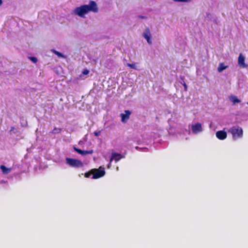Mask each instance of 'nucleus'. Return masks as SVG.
<instances>
[{
    "label": "nucleus",
    "mask_w": 248,
    "mask_h": 248,
    "mask_svg": "<svg viewBox=\"0 0 248 248\" xmlns=\"http://www.w3.org/2000/svg\"><path fill=\"white\" fill-rule=\"evenodd\" d=\"M62 131V128L55 127L52 131L53 134L60 133Z\"/></svg>",
    "instance_id": "15"
},
{
    "label": "nucleus",
    "mask_w": 248,
    "mask_h": 248,
    "mask_svg": "<svg viewBox=\"0 0 248 248\" xmlns=\"http://www.w3.org/2000/svg\"><path fill=\"white\" fill-rule=\"evenodd\" d=\"M91 174H93V173H92V170L90 172H86L84 174V176L86 178H89L90 177Z\"/></svg>",
    "instance_id": "19"
},
{
    "label": "nucleus",
    "mask_w": 248,
    "mask_h": 248,
    "mask_svg": "<svg viewBox=\"0 0 248 248\" xmlns=\"http://www.w3.org/2000/svg\"><path fill=\"white\" fill-rule=\"evenodd\" d=\"M91 11L94 13H97L98 11L97 4L93 0L90 1L89 4L88 5L84 4L76 8L74 13L80 17H84L86 14Z\"/></svg>",
    "instance_id": "1"
},
{
    "label": "nucleus",
    "mask_w": 248,
    "mask_h": 248,
    "mask_svg": "<svg viewBox=\"0 0 248 248\" xmlns=\"http://www.w3.org/2000/svg\"><path fill=\"white\" fill-rule=\"evenodd\" d=\"M89 73V71L88 69H84L82 71V74L84 75H86L88 74Z\"/></svg>",
    "instance_id": "22"
},
{
    "label": "nucleus",
    "mask_w": 248,
    "mask_h": 248,
    "mask_svg": "<svg viewBox=\"0 0 248 248\" xmlns=\"http://www.w3.org/2000/svg\"><path fill=\"white\" fill-rule=\"evenodd\" d=\"M228 67V66H225L223 62H221L219 64L217 70L219 72H221L224 70L226 69Z\"/></svg>",
    "instance_id": "12"
},
{
    "label": "nucleus",
    "mask_w": 248,
    "mask_h": 248,
    "mask_svg": "<svg viewBox=\"0 0 248 248\" xmlns=\"http://www.w3.org/2000/svg\"><path fill=\"white\" fill-rule=\"evenodd\" d=\"M29 59L34 63H36L37 62V59L35 57H30Z\"/></svg>",
    "instance_id": "18"
},
{
    "label": "nucleus",
    "mask_w": 248,
    "mask_h": 248,
    "mask_svg": "<svg viewBox=\"0 0 248 248\" xmlns=\"http://www.w3.org/2000/svg\"><path fill=\"white\" fill-rule=\"evenodd\" d=\"M234 140L241 138L243 135V129L238 125H235L232 127L229 130Z\"/></svg>",
    "instance_id": "2"
},
{
    "label": "nucleus",
    "mask_w": 248,
    "mask_h": 248,
    "mask_svg": "<svg viewBox=\"0 0 248 248\" xmlns=\"http://www.w3.org/2000/svg\"><path fill=\"white\" fill-rule=\"evenodd\" d=\"M124 114H121V117L122 119L121 121L123 123L126 122L129 119L130 115L131 113V111L129 110H125L124 111Z\"/></svg>",
    "instance_id": "8"
},
{
    "label": "nucleus",
    "mask_w": 248,
    "mask_h": 248,
    "mask_svg": "<svg viewBox=\"0 0 248 248\" xmlns=\"http://www.w3.org/2000/svg\"><path fill=\"white\" fill-rule=\"evenodd\" d=\"M227 133L223 130L218 131L216 132V137L220 140H224L227 138Z\"/></svg>",
    "instance_id": "10"
},
{
    "label": "nucleus",
    "mask_w": 248,
    "mask_h": 248,
    "mask_svg": "<svg viewBox=\"0 0 248 248\" xmlns=\"http://www.w3.org/2000/svg\"><path fill=\"white\" fill-rule=\"evenodd\" d=\"M247 104L248 105V102L247 103Z\"/></svg>",
    "instance_id": "27"
},
{
    "label": "nucleus",
    "mask_w": 248,
    "mask_h": 248,
    "mask_svg": "<svg viewBox=\"0 0 248 248\" xmlns=\"http://www.w3.org/2000/svg\"><path fill=\"white\" fill-rule=\"evenodd\" d=\"M92 173L93 175L92 179H96L103 177L105 174L104 169L100 167L99 169H94L92 170Z\"/></svg>",
    "instance_id": "4"
},
{
    "label": "nucleus",
    "mask_w": 248,
    "mask_h": 248,
    "mask_svg": "<svg viewBox=\"0 0 248 248\" xmlns=\"http://www.w3.org/2000/svg\"><path fill=\"white\" fill-rule=\"evenodd\" d=\"M182 84L184 86V90L185 91H187V86L186 84V83L183 81V83H182Z\"/></svg>",
    "instance_id": "21"
},
{
    "label": "nucleus",
    "mask_w": 248,
    "mask_h": 248,
    "mask_svg": "<svg viewBox=\"0 0 248 248\" xmlns=\"http://www.w3.org/2000/svg\"><path fill=\"white\" fill-rule=\"evenodd\" d=\"M124 157V156H123L121 154L113 152L111 154L110 162H112V160H114L115 162H117Z\"/></svg>",
    "instance_id": "7"
},
{
    "label": "nucleus",
    "mask_w": 248,
    "mask_h": 248,
    "mask_svg": "<svg viewBox=\"0 0 248 248\" xmlns=\"http://www.w3.org/2000/svg\"><path fill=\"white\" fill-rule=\"evenodd\" d=\"M143 36L147 40V42L149 45L152 44L151 34L149 28H147L145 29V31L143 33Z\"/></svg>",
    "instance_id": "5"
},
{
    "label": "nucleus",
    "mask_w": 248,
    "mask_h": 248,
    "mask_svg": "<svg viewBox=\"0 0 248 248\" xmlns=\"http://www.w3.org/2000/svg\"><path fill=\"white\" fill-rule=\"evenodd\" d=\"M100 133H101L100 131L94 132V134L95 136H98L100 134Z\"/></svg>",
    "instance_id": "23"
},
{
    "label": "nucleus",
    "mask_w": 248,
    "mask_h": 248,
    "mask_svg": "<svg viewBox=\"0 0 248 248\" xmlns=\"http://www.w3.org/2000/svg\"><path fill=\"white\" fill-rule=\"evenodd\" d=\"M111 162L110 161L109 163H108V164L107 166V168H108V169H109L111 167Z\"/></svg>",
    "instance_id": "24"
},
{
    "label": "nucleus",
    "mask_w": 248,
    "mask_h": 248,
    "mask_svg": "<svg viewBox=\"0 0 248 248\" xmlns=\"http://www.w3.org/2000/svg\"><path fill=\"white\" fill-rule=\"evenodd\" d=\"M0 168L1 170V171H2L3 173H4V174H8L11 170V168H7L4 165H1L0 167Z\"/></svg>",
    "instance_id": "11"
},
{
    "label": "nucleus",
    "mask_w": 248,
    "mask_h": 248,
    "mask_svg": "<svg viewBox=\"0 0 248 248\" xmlns=\"http://www.w3.org/2000/svg\"><path fill=\"white\" fill-rule=\"evenodd\" d=\"M245 57L242 55V53H240L238 57V63L240 66L243 68H246L248 67V65L245 63Z\"/></svg>",
    "instance_id": "9"
},
{
    "label": "nucleus",
    "mask_w": 248,
    "mask_h": 248,
    "mask_svg": "<svg viewBox=\"0 0 248 248\" xmlns=\"http://www.w3.org/2000/svg\"><path fill=\"white\" fill-rule=\"evenodd\" d=\"M74 151H75L76 152H77L78 154L82 155L83 153V150H81L80 149L77 148L76 147H74Z\"/></svg>",
    "instance_id": "16"
},
{
    "label": "nucleus",
    "mask_w": 248,
    "mask_h": 248,
    "mask_svg": "<svg viewBox=\"0 0 248 248\" xmlns=\"http://www.w3.org/2000/svg\"><path fill=\"white\" fill-rule=\"evenodd\" d=\"M66 161L67 164L72 167L80 168L83 166V163L81 161L78 159L66 158Z\"/></svg>",
    "instance_id": "3"
},
{
    "label": "nucleus",
    "mask_w": 248,
    "mask_h": 248,
    "mask_svg": "<svg viewBox=\"0 0 248 248\" xmlns=\"http://www.w3.org/2000/svg\"><path fill=\"white\" fill-rule=\"evenodd\" d=\"M230 100L232 102L233 104L239 103L241 102L240 100L238 99L235 96H232L230 97Z\"/></svg>",
    "instance_id": "13"
},
{
    "label": "nucleus",
    "mask_w": 248,
    "mask_h": 248,
    "mask_svg": "<svg viewBox=\"0 0 248 248\" xmlns=\"http://www.w3.org/2000/svg\"><path fill=\"white\" fill-rule=\"evenodd\" d=\"M192 131L194 134H197L202 131V128L201 123H197L191 126Z\"/></svg>",
    "instance_id": "6"
},
{
    "label": "nucleus",
    "mask_w": 248,
    "mask_h": 248,
    "mask_svg": "<svg viewBox=\"0 0 248 248\" xmlns=\"http://www.w3.org/2000/svg\"><path fill=\"white\" fill-rule=\"evenodd\" d=\"M127 66L133 69L136 68L135 64L134 63H127Z\"/></svg>",
    "instance_id": "20"
},
{
    "label": "nucleus",
    "mask_w": 248,
    "mask_h": 248,
    "mask_svg": "<svg viewBox=\"0 0 248 248\" xmlns=\"http://www.w3.org/2000/svg\"><path fill=\"white\" fill-rule=\"evenodd\" d=\"M93 150H89V151H83V153L82 155H86L87 154H92L93 153Z\"/></svg>",
    "instance_id": "17"
},
{
    "label": "nucleus",
    "mask_w": 248,
    "mask_h": 248,
    "mask_svg": "<svg viewBox=\"0 0 248 248\" xmlns=\"http://www.w3.org/2000/svg\"><path fill=\"white\" fill-rule=\"evenodd\" d=\"M52 51L56 55H57L59 57H61V58H65V56L61 53L54 50V49H52Z\"/></svg>",
    "instance_id": "14"
},
{
    "label": "nucleus",
    "mask_w": 248,
    "mask_h": 248,
    "mask_svg": "<svg viewBox=\"0 0 248 248\" xmlns=\"http://www.w3.org/2000/svg\"><path fill=\"white\" fill-rule=\"evenodd\" d=\"M139 17L141 18H144V16H139Z\"/></svg>",
    "instance_id": "26"
},
{
    "label": "nucleus",
    "mask_w": 248,
    "mask_h": 248,
    "mask_svg": "<svg viewBox=\"0 0 248 248\" xmlns=\"http://www.w3.org/2000/svg\"><path fill=\"white\" fill-rule=\"evenodd\" d=\"M2 3V0H0V5H1Z\"/></svg>",
    "instance_id": "25"
}]
</instances>
